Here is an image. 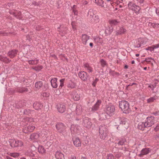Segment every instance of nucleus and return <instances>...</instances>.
I'll return each instance as SVG.
<instances>
[{"label": "nucleus", "instance_id": "f257e3e1", "mask_svg": "<svg viewBox=\"0 0 159 159\" xmlns=\"http://www.w3.org/2000/svg\"><path fill=\"white\" fill-rule=\"evenodd\" d=\"M155 117L153 116L147 117L145 122H140L139 123L137 128L141 130H144L145 128L150 127L155 123Z\"/></svg>", "mask_w": 159, "mask_h": 159}, {"label": "nucleus", "instance_id": "f03ea898", "mask_svg": "<svg viewBox=\"0 0 159 159\" xmlns=\"http://www.w3.org/2000/svg\"><path fill=\"white\" fill-rule=\"evenodd\" d=\"M119 106L123 112L125 114L129 113L131 111L129 103L125 100H122L119 102Z\"/></svg>", "mask_w": 159, "mask_h": 159}, {"label": "nucleus", "instance_id": "7ed1b4c3", "mask_svg": "<svg viewBox=\"0 0 159 159\" xmlns=\"http://www.w3.org/2000/svg\"><path fill=\"white\" fill-rule=\"evenodd\" d=\"M55 126L58 132L64 136L67 135V128L64 124L62 123L59 122L56 124Z\"/></svg>", "mask_w": 159, "mask_h": 159}, {"label": "nucleus", "instance_id": "20e7f679", "mask_svg": "<svg viewBox=\"0 0 159 159\" xmlns=\"http://www.w3.org/2000/svg\"><path fill=\"white\" fill-rule=\"evenodd\" d=\"M99 132L100 138L103 139H106L108 133L107 126L105 125H100L99 127Z\"/></svg>", "mask_w": 159, "mask_h": 159}, {"label": "nucleus", "instance_id": "39448f33", "mask_svg": "<svg viewBox=\"0 0 159 159\" xmlns=\"http://www.w3.org/2000/svg\"><path fill=\"white\" fill-rule=\"evenodd\" d=\"M115 110V106L111 104L106 105L105 111L107 113V115L111 116L114 114Z\"/></svg>", "mask_w": 159, "mask_h": 159}, {"label": "nucleus", "instance_id": "423d86ee", "mask_svg": "<svg viewBox=\"0 0 159 159\" xmlns=\"http://www.w3.org/2000/svg\"><path fill=\"white\" fill-rule=\"evenodd\" d=\"M10 145L11 147L15 148L17 147H21L23 145V143L21 140H16L14 139H11L9 140Z\"/></svg>", "mask_w": 159, "mask_h": 159}, {"label": "nucleus", "instance_id": "0eeeda50", "mask_svg": "<svg viewBox=\"0 0 159 159\" xmlns=\"http://www.w3.org/2000/svg\"><path fill=\"white\" fill-rule=\"evenodd\" d=\"M102 103V101L101 100H98L96 102L92 107L89 108V111L92 112L98 110L99 108V106Z\"/></svg>", "mask_w": 159, "mask_h": 159}, {"label": "nucleus", "instance_id": "6e6552de", "mask_svg": "<svg viewBox=\"0 0 159 159\" xmlns=\"http://www.w3.org/2000/svg\"><path fill=\"white\" fill-rule=\"evenodd\" d=\"M78 75L79 77L84 81H87L89 80H90L89 75L84 71L79 72Z\"/></svg>", "mask_w": 159, "mask_h": 159}, {"label": "nucleus", "instance_id": "1a4fd4ad", "mask_svg": "<svg viewBox=\"0 0 159 159\" xmlns=\"http://www.w3.org/2000/svg\"><path fill=\"white\" fill-rule=\"evenodd\" d=\"M128 7L130 9L134 11L136 13H139L141 9L139 6L131 2H129V3Z\"/></svg>", "mask_w": 159, "mask_h": 159}, {"label": "nucleus", "instance_id": "9d476101", "mask_svg": "<svg viewBox=\"0 0 159 159\" xmlns=\"http://www.w3.org/2000/svg\"><path fill=\"white\" fill-rule=\"evenodd\" d=\"M83 121L82 124L84 127L88 129L91 127L92 123L90 118L85 117L83 118Z\"/></svg>", "mask_w": 159, "mask_h": 159}, {"label": "nucleus", "instance_id": "9b49d317", "mask_svg": "<svg viewBox=\"0 0 159 159\" xmlns=\"http://www.w3.org/2000/svg\"><path fill=\"white\" fill-rule=\"evenodd\" d=\"M152 149L149 148H143L141 151V153L138 155L140 157H143L144 155L148 154L151 152Z\"/></svg>", "mask_w": 159, "mask_h": 159}, {"label": "nucleus", "instance_id": "f8f14e48", "mask_svg": "<svg viewBox=\"0 0 159 159\" xmlns=\"http://www.w3.org/2000/svg\"><path fill=\"white\" fill-rule=\"evenodd\" d=\"M28 89L26 87H18L16 88L14 92H18L20 93H23L29 91Z\"/></svg>", "mask_w": 159, "mask_h": 159}, {"label": "nucleus", "instance_id": "ddd939ff", "mask_svg": "<svg viewBox=\"0 0 159 159\" xmlns=\"http://www.w3.org/2000/svg\"><path fill=\"white\" fill-rule=\"evenodd\" d=\"M57 109L59 112L63 113L66 110V106L63 104H58L57 105Z\"/></svg>", "mask_w": 159, "mask_h": 159}, {"label": "nucleus", "instance_id": "4468645a", "mask_svg": "<svg viewBox=\"0 0 159 159\" xmlns=\"http://www.w3.org/2000/svg\"><path fill=\"white\" fill-rule=\"evenodd\" d=\"M9 12L11 14L13 15L18 19L20 20L22 18L21 12L20 11L14 12L13 11H10Z\"/></svg>", "mask_w": 159, "mask_h": 159}, {"label": "nucleus", "instance_id": "2eb2a0df", "mask_svg": "<svg viewBox=\"0 0 159 159\" xmlns=\"http://www.w3.org/2000/svg\"><path fill=\"white\" fill-rule=\"evenodd\" d=\"M18 51L17 50L13 49L9 51L7 53V55L11 58H12L16 57Z\"/></svg>", "mask_w": 159, "mask_h": 159}, {"label": "nucleus", "instance_id": "dca6fc26", "mask_svg": "<svg viewBox=\"0 0 159 159\" xmlns=\"http://www.w3.org/2000/svg\"><path fill=\"white\" fill-rule=\"evenodd\" d=\"M126 30L123 27H119L117 28L116 31V34L117 35L125 34Z\"/></svg>", "mask_w": 159, "mask_h": 159}, {"label": "nucleus", "instance_id": "f3484780", "mask_svg": "<svg viewBox=\"0 0 159 159\" xmlns=\"http://www.w3.org/2000/svg\"><path fill=\"white\" fill-rule=\"evenodd\" d=\"M136 44V45L134 46L135 48H139L143 45L144 44L143 39L142 38L138 39Z\"/></svg>", "mask_w": 159, "mask_h": 159}, {"label": "nucleus", "instance_id": "a211bd4d", "mask_svg": "<svg viewBox=\"0 0 159 159\" xmlns=\"http://www.w3.org/2000/svg\"><path fill=\"white\" fill-rule=\"evenodd\" d=\"M107 113L105 111L100 112L99 114V120H106L107 118Z\"/></svg>", "mask_w": 159, "mask_h": 159}, {"label": "nucleus", "instance_id": "6ab92c4d", "mask_svg": "<svg viewBox=\"0 0 159 159\" xmlns=\"http://www.w3.org/2000/svg\"><path fill=\"white\" fill-rule=\"evenodd\" d=\"M74 145L76 147L81 146V143L78 138H73L72 139Z\"/></svg>", "mask_w": 159, "mask_h": 159}, {"label": "nucleus", "instance_id": "aec40b11", "mask_svg": "<svg viewBox=\"0 0 159 159\" xmlns=\"http://www.w3.org/2000/svg\"><path fill=\"white\" fill-rule=\"evenodd\" d=\"M55 157L56 159H64V155L60 151H57L55 152Z\"/></svg>", "mask_w": 159, "mask_h": 159}, {"label": "nucleus", "instance_id": "412c9836", "mask_svg": "<svg viewBox=\"0 0 159 159\" xmlns=\"http://www.w3.org/2000/svg\"><path fill=\"white\" fill-rule=\"evenodd\" d=\"M34 108L36 110H39L42 108L43 105L41 103L35 102L33 105Z\"/></svg>", "mask_w": 159, "mask_h": 159}, {"label": "nucleus", "instance_id": "4be33fe9", "mask_svg": "<svg viewBox=\"0 0 159 159\" xmlns=\"http://www.w3.org/2000/svg\"><path fill=\"white\" fill-rule=\"evenodd\" d=\"M89 19L92 23H97L99 21V18L98 16L94 15L93 16L90 17Z\"/></svg>", "mask_w": 159, "mask_h": 159}, {"label": "nucleus", "instance_id": "5701e85b", "mask_svg": "<svg viewBox=\"0 0 159 159\" xmlns=\"http://www.w3.org/2000/svg\"><path fill=\"white\" fill-rule=\"evenodd\" d=\"M89 36H88L86 34H82V43L85 45H86L87 41L89 39Z\"/></svg>", "mask_w": 159, "mask_h": 159}, {"label": "nucleus", "instance_id": "b1692460", "mask_svg": "<svg viewBox=\"0 0 159 159\" xmlns=\"http://www.w3.org/2000/svg\"><path fill=\"white\" fill-rule=\"evenodd\" d=\"M72 98L75 101H78L80 99V96L79 94L75 92H73L71 93Z\"/></svg>", "mask_w": 159, "mask_h": 159}, {"label": "nucleus", "instance_id": "393cba45", "mask_svg": "<svg viewBox=\"0 0 159 159\" xmlns=\"http://www.w3.org/2000/svg\"><path fill=\"white\" fill-rule=\"evenodd\" d=\"M34 111L30 109H25L23 111V114L29 116H31L34 114Z\"/></svg>", "mask_w": 159, "mask_h": 159}, {"label": "nucleus", "instance_id": "a878e982", "mask_svg": "<svg viewBox=\"0 0 159 159\" xmlns=\"http://www.w3.org/2000/svg\"><path fill=\"white\" fill-rule=\"evenodd\" d=\"M82 106L80 105H78L76 107V113L78 115L81 114L82 112Z\"/></svg>", "mask_w": 159, "mask_h": 159}, {"label": "nucleus", "instance_id": "bb28decb", "mask_svg": "<svg viewBox=\"0 0 159 159\" xmlns=\"http://www.w3.org/2000/svg\"><path fill=\"white\" fill-rule=\"evenodd\" d=\"M57 78H55L54 79H52L50 81L51 85L53 88H56L57 86Z\"/></svg>", "mask_w": 159, "mask_h": 159}, {"label": "nucleus", "instance_id": "cd10ccee", "mask_svg": "<svg viewBox=\"0 0 159 159\" xmlns=\"http://www.w3.org/2000/svg\"><path fill=\"white\" fill-rule=\"evenodd\" d=\"M113 31V28L112 27H108L105 29V33L106 35H109L111 34Z\"/></svg>", "mask_w": 159, "mask_h": 159}, {"label": "nucleus", "instance_id": "c85d7f7f", "mask_svg": "<svg viewBox=\"0 0 159 159\" xmlns=\"http://www.w3.org/2000/svg\"><path fill=\"white\" fill-rule=\"evenodd\" d=\"M38 149L39 153L41 154H43L46 152V150L42 145H39Z\"/></svg>", "mask_w": 159, "mask_h": 159}, {"label": "nucleus", "instance_id": "c756f323", "mask_svg": "<svg viewBox=\"0 0 159 159\" xmlns=\"http://www.w3.org/2000/svg\"><path fill=\"white\" fill-rule=\"evenodd\" d=\"M39 134L37 133H34L30 135V138L32 140H35L39 138Z\"/></svg>", "mask_w": 159, "mask_h": 159}, {"label": "nucleus", "instance_id": "7c9ffc66", "mask_svg": "<svg viewBox=\"0 0 159 159\" xmlns=\"http://www.w3.org/2000/svg\"><path fill=\"white\" fill-rule=\"evenodd\" d=\"M125 142H126V139L125 138H122L119 140L117 144L118 146H122L125 145Z\"/></svg>", "mask_w": 159, "mask_h": 159}, {"label": "nucleus", "instance_id": "2f4dec72", "mask_svg": "<svg viewBox=\"0 0 159 159\" xmlns=\"http://www.w3.org/2000/svg\"><path fill=\"white\" fill-rule=\"evenodd\" d=\"M84 67L88 70L89 72H91L93 71L92 68L88 63H85L84 65Z\"/></svg>", "mask_w": 159, "mask_h": 159}, {"label": "nucleus", "instance_id": "473e14b6", "mask_svg": "<svg viewBox=\"0 0 159 159\" xmlns=\"http://www.w3.org/2000/svg\"><path fill=\"white\" fill-rule=\"evenodd\" d=\"M95 3L98 5L101 6L102 7H104L103 3L104 2L102 0H95Z\"/></svg>", "mask_w": 159, "mask_h": 159}, {"label": "nucleus", "instance_id": "72a5a7b5", "mask_svg": "<svg viewBox=\"0 0 159 159\" xmlns=\"http://www.w3.org/2000/svg\"><path fill=\"white\" fill-rule=\"evenodd\" d=\"M119 22L116 19H113L109 20L110 23L111 25H116Z\"/></svg>", "mask_w": 159, "mask_h": 159}, {"label": "nucleus", "instance_id": "f704fd0d", "mask_svg": "<svg viewBox=\"0 0 159 159\" xmlns=\"http://www.w3.org/2000/svg\"><path fill=\"white\" fill-rule=\"evenodd\" d=\"M157 98V96H155L154 97H151L150 98L147 99V102L151 103L152 102H153Z\"/></svg>", "mask_w": 159, "mask_h": 159}, {"label": "nucleus", "instance_id": "c9c22d12", "mask_svg": "<svg viewBox=\"0 0 159 159\" xmlns=\"http://www.w3.org/2000/svg\"><path fill=\"white\" fill-rule=\"evenodd\" d=\"M39 62V60H30L28 61V63L30 65H36Z\"/></svg>", "mask_w": 159, "mask_h": 159}, {"label": "nucleus", "instance_id": "e433bc0d", "mask_svg": "<svg viewBox=\"0 0 159 159\" xmlns=\"http://www.w3.org/2000/svg\"><path fill=\"white\" fill-rule=\"evenodd\" d=\"M43 85V83L42 81H39L35 83V87L38 89L40 88Z\"/></svg>", "mask_w": 159, "mask_h": 159}, {"label": "nucleus", "instance_id": "4c0bfd02", "mask_svg": "<svg viewBox=\"0 0 159 159\" xmlns=\"http://www.w3.org/2000/svg\"><path fill=\"white\" fill-rule=\"evenodd\" d=\"M75 84L71 80H70L68 84V87L71 88H73L75 87Z\"/></svg>", "mask_w": 159, "mask_h": 159}, {"label": "nucleus", "instance_id": "58836bf2", "mask_svg": "<svg viewBox=\"0 0 159 159\" xmlns=\"http://www.w3.org/2000/svg\"><path fill=\"white\" fill-rule=\"evenodd\" d=\"M121 118H116L115 120V124L119 126V124H120L121 123Z\"/></svg>", "mask_w": 159, "mask_h": 159}, {"label": "nucleus", "instance_id": "ea45409f", "mask_svg": "<svg viewBox=\"0 0 159 159\" xmlns=\"http://www.w3.org/2000/svg\"><path fill=\"white\" fill-rule=\"evenodd\" d=\"M93 9H90L89 10L88 13V16L89 17V19L90 18V17L91 16L92 17L94 15H95L94 13L93 12Z\"/></svg>", "mask_w": 159, "mask_h": 159}, {"label": "nucleus", "instance_id": "a19ab883", "mask_svg": "<svg viewBox=\"0 0 159 159\" xmlns=\"http://www.w3.org/2000/svg\"><path fill=\"white\" fill-rule=\"evenodd\" d=\"M0 60L3 62H7L9 61V59L6 57H4L2 55H0Z\"/></svg>", "mask_w": 159, "mask_h": 159}, {"label": "nucleus", "instance_id": "79ce46f5", "mask_svg": "<svg viewBox=\"0 0 159 159\" xmlns=\"http://www.w3.org/2000/svg\"><path fill=\"white\" fill-rule=\"evenodd\" d=\"M29 132H32L35 128V126L29 125L27 126Z\"/></svg>", "mask_w": 159, "mask_h": 159}, {"label": "nucleus", "instance_id": "37998d69", "mask_svg": "<svg viewBox=\"0 0 159 159\" xmlns=\"http://www.w3.org/2000/svg\"><path fill=\"white\" fill-rule=\"evenodd\" d=\"M127 120H128L127 118L123 117H122L121 120V124L124 125H125L127 121Z\"/></svg>", "mask_w": 159, "mask_h": 159}, {"label": "nucleus", "instance_id": "c03bdc74", "mask_svg": "<svg viewBox=\"0 0 159 159\" xmlns=\"http://www.w3.org/2000/svg\"><path fill=\"white\" fill-rule=\"evenodd\" d=\"M32 4L35 6H39L41 5V2H36L35 1H33L32 2Z\"/></svg>", "mask_w": 159, "mask_h": 159}, {"label": "nucleus", "instance_id": "a18cd8bd", "mask_svg": "<svg viewBox=\"0 0 159 159\" xmlns=\"http://www.w3.org/2000/svg\"><path fill=\"white\" fill-rule=\"evenodd\" d=\"M43 68V67L42 66H39L37 67H35L33 68V69L36 71H39L41 70Z\"/></svg>", "mask_w": 159, "mask_h": 159}, {"label": "nucleus", "instance_id": "49530a36", "mask_svg": "<svg viewBox=\"0 0 159 159\" xmlns=\"http://www.w3.org/2000/svg\"><path fill=\"white\" fill-rule=\"evenodd\" d=\"M107 157V159H116L115 157L111 154H108Z\"/></svg>", "mask_w": 159, "mask_h": 159}, {"label": "nucleus", "instance_id": "de8ad7c7", "mask_svg": "<svg viewBox=\"0 0 159 159\" xmlns=\"http://www.w3.org/2000/svg\"><path fill=\"white\" fill-rule=\"evenodd\" d=\"M65 80L64 79H62L60 80V85L59 87L61 88L64 86V81Z\"/></svg>", "mask_w": 159, "mask_h": 159}, {"label": "nucleus", "instance_id": "09e8293b", "mask_svg": "<svg viewBox=\"0 0 159 159\" xmlns=\"http://www.w3.org/2000/svg\"><path fill=\"white\" fill-rule=\"evenodd\" d=\"M10 155L14 157H16L19 156V154L18 153H10Z\"/></svg>", "mask_w": 159, "mask_h": 159}, {"label": "nucleus", "instance_id": "8fccbe9b", "mask_svg": "<svg viewBox=\"0 0 159 159\" xmlns=\"http://www.w3.org/2000/svg\"><path fill=\"white\" fill-rule=\"evenodd\" d=\"M18 104L19 105V108H21L25 105L24 102L22 101L18 102Z\"/></svg>", "mask_w": 159, "mask_h": 159}, {"label": "nucleus", "instance_id": "3c124183", "mask_svg": "<svg viewBox=\"0 0 159 159\" xmlns=\"http://www.w3.org/2000/svg\"><path fill=\"white\" fill-rule=\"evenodd\" d=\"M99 80V79L96 78L94 80V81L93 82L92 84V85L94 87H95L96 86V84L97 83V82Z\"/></svg>", "mask_w": 159, "mask_h": 159}, {"label": "nucleus", "instance_id": "603ef678", "mask_svg": "<svg viewBox=\"0 0 159 159\" xmlns=\"http://www.w3.org/2000/svg\"><path fill=\"white\" fill-rule=\"evenodd\" d=\"M100 62L102 66H104L106 65V61L103 59H101L100 60Z\"/></svg>", "mask_w": 159, "mask_h": 159}, {"label": "nucleus", "instance_id": "864d4df0", "mask_svg": "<svg viewBox=\"0 0 159 159\" xmlns=\"http://www.w3.org/2000/svg\"><path fill=\"white\" fill-rule=\"evenodd\" d=\"M23 131L25 133H28L29 132L28 130L27 129V126L24 127L23 129Z\"/></svg>", "mask_w": 159, "mask_h": 159}, {"label": "nucleus", "instance_id": "5fc2aeb1", "mask_svg": "<svg viewBox=\"0 0 159 159\" xmlns=\"http://www.w3.org/2000/svg\"><path fill=\"white\" fill-rule=\"evenodd\" d=\"M147 50H150V51H153V48L152 47H149L145 48Z\"/></svg>", "mask_w": 159, "mask_h": 159}, {"label": "nucleus", "instance_id": "6e6d98bb", "mask_svg": "<svg viewBox=\"0 0 159 159\" xmlns=\"http://www.w3.org/2000/svg\"><path fill=\"white\" fill-rule=\"evenodd\" d=\"M151 60H154V59L153 58H152L151 57H148V58H146L145 59V60L144 61L147 62H150V61Z\"/></svg>", "mask_w": 159, "mask_h": 159}, {"label": "nucleus", "instance_id": "4d7b16f0", "mask_svg": "<svg viewBox=\"0 0 159 159\" xmlns=\"http://www.w3.org/2000/svg\"><path fill=\"white\" fill-rule=\"evenodd\" d=\"M154 130H155L156 131L159 130V124H157L156 127L154 128Z\"/></svg>", "mask_w": 159, "mask_h": 159}, {"label": "nucleus", "instance_id": "13d9d810", "mask_svg": "<svg viewBox=\"0 0 159 159\" xmlns=\"http://www.w3.org/2000/svg\"><path fill=\"white\" fill-rule=\"evenodd\" d=\"M101 39L99 37H97L96 38H95L94 39L95 42H96L97 43L99 42V41H101L100 40Z\"/></svg>", "mask_w": 159, "mask_h": 159}, {"label": "nucleus", "instance_id": "bf43d9fd", "mask_svg": "<svg viewBox=\"0 0 159 159\" xmlns=\"http://www.w3.org/2000/svg\"><path fill=\"white\" fill-rule=\"evenodd\" d=\"M152 47L153 48V51H154V49L157 48L159 47V44H156L155 45H152Z\"/></svg>", "mask_w": 159, "mask_h": 159}, {"label": "nucleus", "instance_id": "052dcab7", "mask_svg": "<svg viewBox=\"0 0 159 159\" xmlns=\"http://www.w3.org/2000/svg\"><path fill=\"white\" fill-rule=\"evenodd\" d=\"M13 107L16 108L18 109L20 108L19 105L18 104V102L14 104L13 105Z\"/></svg>", "mask_w": 159, "mask_h": 159}, {"label": "nucleus", "instance_id": "680f3d73", "mask_svg": "<svg viewBox=\"0 0 159 159\" xmlns=\"http://www.w3.org/2000/svg\"><path fill=\"white\" fill-rule=\"evenodd\" d=\"M152 114L155 116H157L159 115V111H156L155 112H153L152 113Z\"/></svg>", "mask_w": 159, "mask_h": 159}, {"label": "nucleus", "instance_id": "e2e57ef3", "mask_svg": "<svg viewBox=\"0 0 159 159\" xmlns=\"http://www.w3.org/2000/svg\"><path fill=\"white\" fill-rule=\"evenodd\" d=\"M155 23H152L149 22L148 24V25L150 26H152V27H154Z\"/></svg>", "mask_w": 159, "mask_h": 159}, {"label": "nucleus", "instance_id": "0e129e2a", "mask_svg": "<svg viewBox=\"0 0 159 159\" xmlns=\"http://www.w3.org/2000/svg\"><path fill=\"white\" fill-rule=\"evenodd\" d=\"M156 87V85H155L154 86L153 85H149L148 86V87L150 88H151V89L152 90H154V89Z\"/></svg>", "mask_w": 159, "mask_h": 159}, {"label": "nucleus", "instance_id": "69168bd1", "mask_svg": "<svg viewBox=\"0 0 159 159\" xmlns=\"http://www.w3.org/2000/svg\"><path fill=\"white\" fill-rule=\"evenodd\" d=\"M154 28L159 30V24L155 23Z\"/></svg>", "mask_w": 159, "mask_h": 159}, {"label": "nucleus", "instance_id": "338daca9", "mask_svg": "<svg viewBox=\"0 0 159 159\" xmlns=\"http://www.w3.org/2000/svg\"><path fill=\"white\" fill-rule=\"evenodd\" d=\"M137 3H139L140 4L143 3L144 2V0H135Z\"/></svg>", "mask_w": 159, "mask_h": 159}, {"label": "nucleus", "instance_id": "774afa93", "mask_svg": "<svg viewBox=\"0 0 159 159\" xmlns=\"http://www.w3.org/2000/svg\"><path fill=\"white\" fill-rule=\"evenodd\" d=\"M43 95L44 97H48L49 96V94L47 93L44 92L43 93Z\"/></svg>", "mask_w": 159, "mask_h": 159}]
</instances>
